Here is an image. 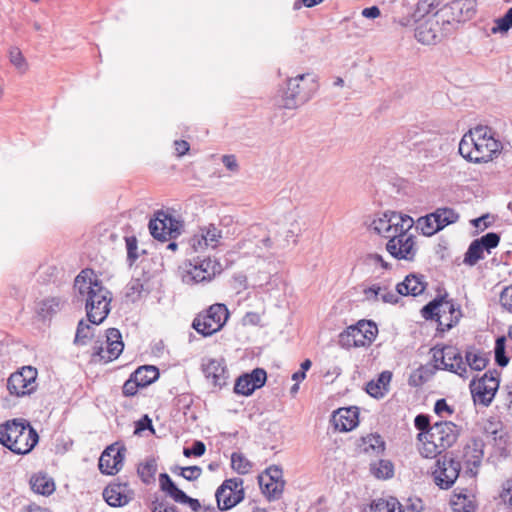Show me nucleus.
I'll return each mask as SVG.
<instances>
[{
	"mask_svg": "<svg viewBox=\"0 0 512 512\" xmlns=\"http://www.w3.org/2000/svg\"><path fill=\"white\" fill-rule=\"evenodd\" d=\"M74 288L80 300L85 302L89 322L96 325L102 323L110 312L111 292L90 269L82 270L77 275Z\"/></svg>",
	"mask_w": 512,
	"mask_h": 512,
	"instance_id": "f257e3e1",
	"label": "nucleus"
},
{
	"mask_svg": "<svg viewBox=\"0 0 512 512\" xmlns=\"http://www.w3.org/2000/svg\"><path fill=\"white\" fill-rule=\"evenodd\" d=\"M501 150V142L495 138L494 131L488 126L478 125L470 129L459 143L460 155L474 163H487Z\"/></svg>",
	"mask_w": 512,
	"mask_h": 512,
	"instance_id": "f03ea898",
	"label": "nucleus"
},
{
	"mask_svg": "<svg viewBox=\"0 0 512 512\" xmlns=\"http://www.w3.org/2000/svg\"><path fill=\"white\" fill-rule=\"evenodd\" d=\"M38 440L36 430L24 419H12L0 425V443L15 454H28Z\"/></svg>",
	"mask_w": 512,
	"mask_h": 512,
	"instance_id": "7ed1b4c3",
	"label": "nucleus"
},
{
	"mask_svg": "<svg viewBox=\"0 0 512 512\" xmlns=\"http://www.w3.org/2000/svg\"><path fill=\"white\" fill-rule=\"evenodd\" d=\"M458 435L459 430L453 422H436L428 431L418 434L419 452L423 457L434 458L451 447Z\"/></svg>",
	"mask_w": 512,
	"mask_h": 512,
	"instance_id": "20e7f679",
	"label": "nucleus"
},
{
	"mask_svg": "<svg viewBox=\"0 0 512 512\" xmlns=\"http://www.w3.org/2000/svg\"><path fill=\"white\" fill-rule=\"evenodd\" d=\"M221 264L210 257L186 261L180 266L182 282L187 285L210 282L221 272Z\"/></svg>",
	"mask_w": 512,
	"mask_h": 512,
	"instance_id": "39448f33",
	"label": "nucleus"
},
{
	"mask_svg": "<svg viewBox=\"0 0 512 512\" xmlns=\"http://www.w3.org/2000/svg\"><path fill=\"white\" fill-rule=\"evenodd\" d=\"M421 314L426 320L435 319L438 322V329L447 331L456 325L461 317V311L455 308L451 301L434 299L426 304Z\"/></svg>",
	"mask_w": 512,
	"mask_h": 512,
	"instance_id": "423d86ee",
	"label": "nucleus"
},
{
	"mask_svg": "<svg viewBox=\"0 0 512 512\" xmlns=\"http://www.w3.org/2000/svg\"><path fill=\"white\" fill-rule=\"evenodd\" d=\"M149 231L152 237L161 242L177 238L183 229V222L170 212L158 210L149 221Z\"/></svg>",
	"mask_w": 512,
	"mask_h": 512,
	"instance_id": "0eeeda50",
	"label": "nucleus"
},
{
	"mask_svg": "<svg viewBox=\"0 0 512 512\" xmlns=\"http://www.w3.org/2000/svg\"><path fill=\"white\" fill-rule=\"evenodd\" d=\"M414 225V220L408 215L394 211H388L375 218L370 227L379 235L390 240L399 232L409 231Z\"/></svg>",
	"mask_w": 512,
	"mask_h": 512,
	"instance_id": "6e6552de",
	"label": "nucleus"
},
{
	"mask_svg": "<svg viewBox=\"0 0 512 512\" xmlns=\"http://www.w3.org/2000/svg\"><path fill=\"white\" fill-rule=\"evenodd\" d=\"M228 316V309L224 304H213L205 313L195 317L192 327L203 336H211L224 326Z\"/></svg>",
	"mask_w": 512,
	"mask_h": 512,
	"instance_id": "1a4fd4ad",
	"label": "nucleus"
},
{
	"mask_svg": "<svg viewBox=\"0 0 512 512\" xmlns=\"http://www.w3.org/2000/svg\"><path fill=\"white\" fill-rule=\"evenodd\" d=\"M436 369H443L467 378L468 370L461 353L454 346H435L431 349Z\"/></svg>",
	"mask_w": 512,
	"mask_h": 512,
	"instance_id": "9d476101",
	"label": "nucleus"
},
{
	"mask_svg": "<svg viewBox=\"0 0 512 512\" xmlns=\"http://www.w3.org/2000/svg\"><path fill=\"white\" fill-rule=\"evenodd\" d=\"M124 343L122 335L117 328L106 331L105 341H96L93 346L92 360L94 362L108 363L117 359L122 353Z\"/></svg>",
	"mask_w": 512,
	"mask_h": 512,
	"instance_id": "9b49d317",
	"label": "nucleus"
},
{
	"mask_svg": "<svg viewBox=\"0 0 512 512\" xmlns=\"http://www.w3.org/2000/svg\"><path fill=\"white\" fill-rule=\"evenodd\" d=\"M215 497L219 510L235 507L244 499L243 479L235 477L225 480L216 490Z\"/></svg>",
	"mask_w": 512,
	"mask_h": 512,
	"instance_id": "f8f14e48",
	"label": "nucleus"
},
{
	"mask_svg": "<svg viewBox=\"0 0 512 512\" xmlns=\"http://www.w3.org/2000/svg\"><path fill=\"white\" fill-rule=\"evenodd\" d=\"M37 370L32 366L23 367L12 373L7 381V389L10 394L18 397L30 395L37 388Z\"/></svg>",
	"mask_w": 512,
	"mask_h": 512,
	"instance_id": "ddd939ff",
	"label": "nucleus"
},
{
	"mask_svg": "<svg viewBox=\"0 0 512 512\" xmlns=\"http://www.w3.org/2000/svg\"><path fill=\"white\" fill-rule=\"evenodd\" d=\"M460 462L446 455L437 459L432 471L434 482L441 489H449L456 481L460 473Z\"/></svg>",
	"mask_w": 512,
	"mask_h": 512,
	"instance_id": "4468645a",
	"label": "nucleus"
},
{
	"mask_svg": "<svg viewBox=\"0 0 512 512\" xmlns=\"http://www.w3.org/2000/svg\"><path fill=\"white\" fill-rule=\"evenodd\" d=\"M409 231L397 233L386 244V249L396 259L413 261L417 254V246Z\"/></svg>",
	"mask_w": 512,
	"mask_h": 512,
	"instance_id": "2eb2a0df",
	"label": "nucleus"
},
{
	"mask_svg": "<svg viewBox=\"0 0 512 512\" xmlns=\"http://www.w3.org/2000/svg\"><path fill=\"white\" fill-rule=\"evenodd\" d=\"M308 74H300L290 78L283 97V106L286 109H295L311 98L309 89L304 85Z\"/></svg>",
	"mask_w": 512,
	"mask_h": 512,
	"instance_id": "dca6fc26",
	"label": "nucleus"
},
{
	"mask_svg": "<svg viewBox=\"0 0 512 512\" xmlns=\"http://www.w3.org/2000/svg\"><path fill=\"white\" fill-rule=\"evenodd\" d=\"M282 474L283 472L279 467L271 466L259 475V486L269 500H276L281 497L285 484Z\"/></svg>",
	"mask_w": 512,
	"mask_h": 512,
	"instance_id": "f3484780",
	"label": "nucleus"
},
{
	"mask_svg": "<svg viewBox=\"0 0 512 512\" xmlns=\"http://www.w3.org/2000/svg\"><path fill=\"white\" fill-rule=\"evenodd\" d=\"M498 387V380L493 376H488V373H485L478 381L472 380L470 390L474 402L488 406L492 402Z\"/></svg>",
	"mask_w": 512,
	"mask_h": 512,
	"instance_id": "a211bd4d",
	"label": "nucleus"
},
{
	"mask_svg": "<svg viewBox=\"0 0 512 512\" xmlns=\"http://www.w3.org/2000/svg\"><path fill=\"white\" fill-rule=\"evenodd\" d=\"M201 369L205 378L214 386L222 388L227 384L228 371L223 358L202 359Z\"/></svg>",
	"mask_w": 512,
	"mask_h": 512,
	"instance_id": "6ab92c4d",
	"label": "nucleus"
},
{
	"mask_svg": "<svg viewBox=\"0 0 512 512\" xmlns=\"http://www.w3.org/2000/svg\"><path fill=\"white\" fill-rule=\"evenodd\" d=\"M484 443L481 439H471L463 448L462 461L465 473L470 477H476L481 466L484 452Z\"/></svg>",
	"mask_w": 512,
	"mask_h": 512,
	"instance_id": "aec40b11",
	"label": "nucleus"
},
{
	"mask_svg": "<svg viewBox=\"0 0 512 512\" xmlns=\"http://www.w3.org/2000/svg\"><path fill=\"white\" fill-rule=\"evenodd\" d=\"M443 36L439 22V14L418 24L415 29V38L425 45L436 44Z\"/></svg>",
	"mask_w": 512,
	"mask_h": 512,
	"instance_id": "412c9836",
	"label": "nucleus"
},
{
	"mask_svg": "<svg viewBox=\"0 0 512 512\" xmlns=\"http://www.w3.org/2000/svg\"><path fill=\"white\" fill-rule=\"evenodd\" d=\"M414 146L425 158H436L442 152L443 138L437 133L421 132L415 133Z\"/></svg>",
	"mask_w": 512,
	"mask_h": 512,
	"instance_id": "4be33fe9",
	"label": "nucleus"
},
{
	"mask_svg": "<svg viewBox=\"0 0 512 512\" xmlns=\"http://www.w3.org/2000/svg\"><path fill=\"white\" fill-rule=\"evenodd\" d=\"M103 498L111 507H122L132 500L133 491L127 483L113 482L103 490Z\"/></svg>",
	"mask_w": 512,
	"mask_h": 512,
	"instance_id": "5701e85b",
	"label": "nucleus"
},
{
	"mask_svg": "<svg viewBox=\"0 0 512 512\" xmlns=\"http://www.w3.org/2000/svg\"><path fill=\"white\" fill-rule=\"evenodd\" d=\"M124 454L119 448L107 447L99 458V469L103 474L114 475L123 466Z\"/></svg>",
	"mask_w": 512,
	"mask_h": 512,
	"instance_id": "b1692460",
	"label": "nucleus"
},
{
	"mask_svg": "<svg viewBox=\"0 0 512 512\" xmlns=\"http://www.w3.org/2000/svg\"><path fill=\"white\" fill-rule=\"evenodd\" d=\"M248 239L245 240L244 246L246 242L253 243L255 248L252 251L257 257H262L264 252L269 250L272 247V241L267 233L266 229L261 225H253L249 228L247 233Z\"/></svg>",
	"mask_w": 512,
	"mask_h": 512,
	"instance_id": "393cba45",
	"label": "nucleus"
},
{
	"mask_svg": "<svg viewBox=\"0 0 512 512\" xmlns=\"http://www.w3.org/2000/svg\"><path fill=\"white\" fill-rule=\"evenodd\" d=\"M358 409L356 407L340 408L332 417L335 428L340 431H350L358 424Z\"/></svg>",
	"mask_w": 512,
	"mask_h": 512,
	"instance_id": "a878e982",
	"label": "nucleus"
},
{
	"mask_svg": "<svg viewBox=\"0 0 512 512\" xmlns=\"http://www.w3.org/2000/svg\"><path fill=\"white\" fill-rule=\"evenodd\" d=\"M426 285L422 275L409 274L397 284L396 291L402 296H418L424 292Z\"/></svg>",
	"mask_w": 512,
	"mask_h": 512,
	"instance_id": "bb28decb",
	"label": "nucleus"
},
{
	"mask_svg": "<svg viewBox=\"0 0 512 512\" xmlns=\"http://www.w3.org/2000/svg\"><path fill=\"white\" fill-rule=\"evenodd\" d=\"M450 504L454 512H475L476 510L475 496L467 489L455 492Z\"/></svg>",
	"mask_w": 512,
	"mask_h": 512,
	"instance_id": "cd10ccee",
	"label": "nucleus"
},
{
	"mask_svg": "<svg viewBox=\"0 0 512 512\" xmlns=\"http://www.w3.org/2000/svg\"><path fill=\"white\" fill-rule=\"evenodd\" d=\"M392 378L390 371H383L377 380H371L366 385V392L374 398H382L389 390V384Z\"/></svg>",
	"mask_w": 512,
	"mask_h": 512,
	"instance_id": "c85d7f7f",
	"label": "nucleus"
},
{
	"mask_svg": "<svg viewBox=\"0 0 512 512\" xmlns=\"http://www.w3.org/2000/svg\"><path fill=\"white\" fill-rule=\"evenodd\" d=\"M351 328H354V333L357 332L360 336V342H357L359 347L371 344L378 333V328L372 321L361 320Z\"/></svg>",
	"mask_w": 512,
	"mask_h": 512,
	"instance_id": "c756f323",
	"label": "nucleus"
},
{
	"mask_svg": "<svg viewBox=\"0 0 512 512\" xmlns=\"http://www.w3.org/2000/svg\"><path fill=\"white\" fill-rule=\"evenodd\" d=\"M30 486L35 493L43 496H49L55 491L54 480L43 473L33 475L30 479Z\"/></svg>",
	"mask_w": 512,
	"mask_h": 512,
	"instance_id": "7c9ffc66",
	"label": "nucleus"
},
{
	"mask_svg": "<svg viewBox=\"0 0 512 512\" xmlns=\"http://www.w3.org/2000/svg\"><path fill=\"white\" fill-rule=\"evenodd\" d=\"M433 221L437 222L435 229L442 230L446 226L458 221L459 214L452 208L441 207L432 212Z\"/></svg>",
	"mask_w": 512,
	"mask_h": 512,
	"instance_id": "2f4dec72",
	"label": "nucleus"
},
{
	"mask_svg": "<svg viewBox=\"0 0 512 512\" xmlns=\"http://www.w3.org/2000/svg\"><path fill=\"white\" fill-rule=\"evenodd\" d=\"M159 484L160 489L177 503H179L186 494L176 486L167 473H161L159 475Z\"/></svg>",
	"mask_w": 512,
	"mask_h": 512,
	"instance_id": "473e14b6",
	"label": "nucleus"
},
{
	"mask_svg": "<svg viewBox=\"0 0 512 512\" xmlns=\"http://www.w3.org/2000/svg\"><path fill=\"white\" fill-rule=\"evenodd\" d=\"M134 381H138L141 388H144L159 377V371L155 366H141L133 373Z\"/></svg>",
	"mask_w": 512,
	"mask_h": 512,
	"instance_id": "72a5a7b5",
	"label": "nucleus"
},
{
	"mask_svg": "<svg viewBox=\"0 0 512 512\" xmlns=\"http://www.w3.org/2000/svg\"><path fill=\"white\" fill-rule=\"evenodd\" d=\"M64 304L65 302L57 297L44 299L39 303L38 314L43 318L51 317L58 313Z\"/></svg>",
	"mask_w": 512,
	"mask_h": 512,
	"instance_id": "f704fd0d",
	"label": "nucleus"
},
{
	"mask_svg": "<svg viewBox=\"0 0 512 512\" xmlns=\"http://www.w3.org/2000/svg\"><path fill=\"white\" fill-rule=\"evenodd\" d=\"M231 467L236 473L245 475L251 471L253 464L243 453L233 452L231 455Z\"/></svg>",
	"mask_w": 512,
	"mask_h": 512,
	"instance_id": "c9c22d12",
	"label": "nucleus"
},
{
	"mask_svg": "<svg viewBox=\"0 0 512 512\" xmlns=\"http://www.w3.org/2000/svg\"><path fill=\"white\" fill-rule=\"evenodd\" d=\"M204 237V245L211 248H216L222 239V231L213 224L200 228Z\"/></svg>",
	"mask_w": 512,
	"mask_h": 512,
	"instance_id": "e433bc0d",
	"label": "nucleus"
},
{
	"mask_svg": "<svg viewBox=\"0 0 512 512\" xmlns=\"http://www.w3.org/2000/svg\"><path fill=\"white\" fill-rule=\"evenodd\" d=\"M466 366L468 365L472 370L481 371L488 364V358L484 353L477 351H468L465 355Z\"/></svg>",
	"mask_w": 512,
	"mask_h": 512,
	"instance_id": "4c0bfd02",
	"label": "nucleus"
},
{
	"mask_svg": "<svg viewBox=\"0 0 512 512\" xmlns=\"http://www.w3.org/2000/svg\"><path fill=\"white\" fill-rule=\"evenodd\" d=\"M484 248L478 239L472 241L465 253L464 263L469 266H474L479 260L484 258Z\"/></svg>",
	"mask_w": 512,
	"mask_h": 512,
	"instance_id": "58836bf2",
	"label": "nucleus"
},
{
	"mask_svg": "<svg viewBox=\"0 0 512 512\" xmlns=\"http://www.w3.org/2000/svg\"><path fill=\"white\" fill-rule=\"evenodd\" d=\"M372 474L379 479H388L393 476L394 466L389 460H380L371 464Z\"/></svg>",
	"mask_w": 512,
	"mask_h": 512,
	"instance_id": "ea45409f",
	"label": "nucleus"
},
{
	"mask_svg": "<svg viewBox=\"0 0 512 512\" xmlns=\"http://www.w3.org/2000/svg\"><path fill=\"white\" fill-rule=\"evenodd\" d=\"M94 334V328L84 320H80L77 326L74 343L76 345H86Z\"/></svg>",
	"mask_w": 512,
	"mask_h": 512,
	"instance_id": "a19ab883",
	"label": "nucleus"
},
{
	"mask_svg": "<svg viewBox=\"0 0 512 512\" xmlns=\"http://www.w3.org/2000/svg\"><path fill=\"white\" fill-rule=\"evenodd\" d=\"M399 502L395 498H390L388 500L378 499L374 501L371 505L372 512H403L399 507Z\"/></svg>",
	"mask_w": 512,
	"mask_h": 512,
	"instance_id": "79ce46f5",
	"label": "nucleus"
},
{
	"mask_svg": "<svg viewBox=\"0 0 512 512\" xmlns=\"http://www.w3.org/2000/svg\"><path fill=\"white\" fill-rule=\"evenodd\" d=\"M495 362L500 367H505L509 363V358L506 356V337L500 336L496 339L495 348Z\"/></svg>",
	"mask_w": 512,
	"mask_h": 512,
	"instance_id": "37998d69",
	"label": "nucleus"
},
{
	"mask_svg": "<svg viewBox=\"0 0 512 512\" xmlns=\"http://www.w3.org/2000/svg\"><path fill=\"white\" fill-rule=\"evenodd\" d=\"M9 60L11 64L21 73H25L27 71L28 65L27 62L18 47H11L9 49Z\"/></svg>",
	"mask_w": 512,
	"mask_h": 512,
	"instance_id": "c03bdc74",
	"label": "nucleus"
},
{
	"mask_svg": "<svg viewBox=\"0 0 512 512\" xmlns=\"http://www.w3.org/2000/svg\"><path fill=\"white\" fill-rule=\"evenodd\" d=\"M156 471L157 464L155 460H148L138 467V474L142 481L146 484H149L154 479Z\"/></svg>",
	"mask_w": 512,
	"mask_h": 512,
	"instance_id": "a18cd8bd",
	"label": "nucleus"
},
{
	"mask_svg": "<svg viewBox=\"0 0 512 512\" xmlns=\"http://www.w3.org/2000/svg\"><path fill=\"white\" fill-rule=\"evenodd\" d=\"M354 328L348 327L344 332L339 335V344L342 347L350 348V347H359L357 342L359 341L360 336L357 332H355Z\"/></svg>",
	"mask_w": 512,
	"mask_h": 512,
	"instance_id": "49530a36",
	"label": "nucleus"
},
{
	"mask_svg": "<svg viewBox=\"0 0 512 512\" xmlns=\"http://www.w3.org/2000/svg\"><path fill=\"white\" fill-rule=\"evenodd\" d=\"M510 28H512V7L508 9L503 17L495 20L491 32L493 34L506 33Z\"/></svg>",
	"mask_w": 512,
	"mask_h": 512,
	"instance_id": "de8ad7c7",
	"label": "nucleus"
},
{
	"mask_svg": "<svg viewBox=\"0 0 512 512\" xmlns=\"http://www.w3.org/2000/svg\"><path fill=\"white\" fill-rule=\"evenodd\" d=\"M363 443L365 445V451L372 450L374 452L380 453L385 448V443L380 435H367L366 437L363 438Z\"/></svg>",
	"mask_w": 512,
	"mask_h": 512,
	"instance_id": "09e8293b",
	"label": "nucleus"
},
{
	"mask_svg": "<svg viewBox=\"0 0 512 512\" xmlns=\"http://www.w3.org/2000/svg\"><path fill=\"white\" fill-rule=\"evenodd\" d=\"M436 224L437 222L433 221L432 213L418 219V227L426 236H432L440 231L439 229H435Z\"/></svg>",
	"mask_w": 512,
	"mask_h": 512,
	"instance_id": "8fccbe9b",
	"label": "nucleus"
},
{
	"mask_svg": "<svg viewBox=\"0 0 512 512\" xmlns=\"http://www.w3.org/2000/svg\"><path fill=\"white\" fill-rule=\"evenodd\" d=\"M234 391L244 396L251 395L255 389L251 387V381L246 374L240 376L235 383Z\"/></svg>",
	"mask_w": 512,
	"mask_h": 512,
	"instance_id": "3c124183",
	"label": "nucleus"
},
{
	"mask_svg": "<svg viewBox=\"0 0 512 512\" xmlns=\"http://www.w3.org/2000/svg\"><path fill=\"white\" fill-rule=\"evenodd\" d=\"M251 381V387L255 390L261 388L267 379L266 371L262 368L254 369L250 374H246Z\"/></svg>",
	"mask_w": 512,
	"mask_h": 512,
	"instance_id": "603ef678",
	"label": "nucleus"
},
{
	"mask_svg": "<svg viewBox=\"0 0 512 512\" xmlns=\"http://www.w3.org/2000/svg\"><path fill=\"white\" fill-rule=\"evenodd\" d=\"M483 248L490 253V250L492 248H495L498 246L500 241V236L497 233L490 232L482 236L478 239Z\"/></svg>",
	"mask_w": 512,
	"mask_h": 512,
	"instance_id": "864d4df0",
	"label": "nucleus"
},
{
	"mask_svg": "<svg viewBox=\"0 0 512 512\" xmlns=\"http://www.w3.org/2000/svg\"><path fill=\"white\" fill-rule=\"evenodd\" d=\"M150 508L152 512H178L177 507L170 504L165 499L156 498L151 502Z\"/></svg>",
	"mask_w": 512,
	"mask_h": 512,
	"instance_id": "5fc2aeb1",
	"label": "nucleus"
},
{
	"mask_svg": "<svg viewBox=\"0 0 512 512\" xmlns=\"http://www.w3.org/2000/svg\"><path fill=\"white\" fill-rule=\"evenodd\" d=\"M384 289L385 287H381L377 284L364 289L365 299L369 302H377L379 299L382 300V293Z\"/></svg>",
	"mask_w": 512,
	"mask_h": 512,
	"instance_id": "6e6d98bb",
	"label": "nucleus"
},
{
	"mask_svg": "<svg viewBox=\"0 0 512 512\" xmlns=\"http://www.w3.org/2000/svg\"><path fill=\"white\" fill-rule=\"evenodd\" d=\"M126 247H127V259L132 265L135 260L138 258L137 254V239L135 237H127L126 238Z\"/></svg>",
	"mask_w": 512,
	"mask_h": 512,
	"instance_id": "4d7b16f0",
	"label": "nucleus"
},
{
	"mask_svg": "<svg viewBox=\"0 0 512 512\" xmlns=\"http://www.w3.org/2000/svg\"><path fill=\"white\" fill-rule=\"evenodd\" d=\"M500 304L506 311L512 313V285L502 290L500 294Z\"/></svg>",
	"mask_w": 512,
	"mask_h": 512,
	"instance_id": "13d9d810",
	"label": "nucleus"
},
{
	"mask_svg": "<svg viewBox=\"0 0 512 512\" xmlns=\"http://www.w3.org/2000/svg\"><path fill=\"white\" fill-rule=\"evenodd\" d=\"M202 473V469L199 466H189L181 468V476L188 481L197 480Z\"/></svg>",
	"mask_w": 512,
	"mask_h": 512,
	"instance_id": "bf43d9fd",
	"label": "nucleus"
},
{
	"mask_svg": "<svg viewBox=\"0 0 512 512\" xmlns=\"http://www.w3.org/2000/svg\"><path fill=\"white\" fill-rule=\"evenodd\" d=\"M138 388H141L140 384L138 381H134V376L131 374L130 378L125 381L122 391L125 396H134L137 393Z\"/></svg>",
	"mask_w": 512,
	"mask_h": 512,
	"instance_id": "052dcab7",
	"label": "nucleus"
},
{
	"mask_svg": "<svg viewBox=\"0 0 512 512\" xmlns=\"http://www.w3.org/2000/svg\"><path fill=\"white\" fill-rule=\"evenodd\" d=\"M500 497L504 503H507L510 506H512V478L507 479L503 483Z\"/></svg>",
	"mask_w": 512,
	"mask_h": 512,
	"instance_id": "680f3d73",
	"label": "nucleus"
},
{
	"mask_svg": "<svg viewBox=\"0 0 512 512\" xmlns=\"http://www.w3.org/2000/svg\"><path fill=\"white\" fill-rule=\"evenodd\" d=\"M189 244L194 252L202 251L203 249L209 247L208 245H204V237L201 230H199L198 234H195L189 241Z\"/></svg>",
	"mask_w": 512,
	"mask_h": 512,
	"instance_id": "e2e57ef3",
	"label": "nucleus"
},
{
	"mask_svg": "<svg viewBox=\"0 0 512 512\" xmlns=\"http://www.w3.org/2000/svg\"><path fill=\"white\" fill-rule=\"evenodd\" d=\"M414 423L415 427L421 431L420 433H424L431 428L428 416L423 414L417 415Z\"/></svg>",
	"mask_w": 512,
	"mask_h": 512,
	"instance_id": "0e129e2a",
	"label": "nucleus"
},
{
	"mask_svg": "<svg viewBox=\"0 0 512 512\" xmlns=\"http://www.w3.org/2000/svg\"><path fill=\"white\" fill-rule=\"evenodd\" d=\"M434 411L439 416H442L443 413H453V409L447 404L445 399H439L436 401Z\"/></svg>",
	"mask_w": 512,
	"mask_h": 512,
	"instance_id": "69168bd1",
	"label": "nucleus"
},
{
	"mask_svg": "<svg viewBox=\"0 0 512 512\" xmlns=\"http://www.w3.org/2000/svg\"><path fill=\"white\" fill-rule=\"evenodd\" d=\"M179 503L187 504L193 512H201L203 509L200 502L197 499L191 498L186 494Z\"/></svg>",
	"mask_w": 512,
	"mask_h": 512,
	"instance_id": "338daca9",
	"label": "nucleus"
},
{
	"mask_svg": "<svg viewBox=\"0 0 512 512\" xmlns=\"http://www.w3.org/2000/svg\"><path fill=\"white\" fill-rule=\"evenodd\" d=\"M222 163L228 170L232 172L237 171L239 168L236 157L234 155H224L222 157Z\"/></svg>",
	"mask_w": 512,
	"mask_h": 512,
	"instance_id": "774afa93",
	"label": "nucleus"
}]
</instances>
